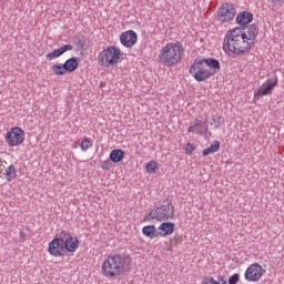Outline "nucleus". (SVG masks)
<instances>
[{"instance_id": "f8f14e48", "label": "nucleus", "mask_w": 284, "mask_h": 284, "mask_svg": "<svg viewBox=\"0 0 284 284\" xmlns=\"http://www.w3.org/2000/svg\"><path fill=\"white\" fill-rule=\"evenodd\" d=\"M139 42V34L134 30H126L120 34V43L123 48L132 49Z\"/></svg>"}, {"instance_id": "412c9836", "label": "nucleus", "mask_w": 284, "mask_h": 284, "mask_svg": "<svg viewBox=\"0 0 284 284\" xmlns=\"http://www.w3.org/2000/svg\"><path fill=\"white\" fill-rule=\"evenodd\" d=\"M221 148V143L219 141H213L212 144L204 149L202 154L203 156H210V154H214V152H219Z\"/></svg>"}, {"instance_id": "f3484780", "label": "nucleus", "mask_w": 284, "mask_h": 284, "mask_svg": "<svg viewBox=\"0 0 284 284\" xmlns=\"http://www.w3.org/2000/svg\"><path fill=\"white\" fill-rule=\"evenodd\" d=\"M174 234V223L164 222L158 227V236H170Z\"/></svg>"}, {"instance_id": "2eb2a0df", "label": "nucleus", "mask_w": 284, "mask_h": 284, "mask_svg": "<svg viewBox=\"0 0 284 284\" xmlns=\"http://www.w3.org/2000/svg\"><path fill=\"white\" fill-rule=\"evenodd\" d=\"M73 47L72 44H65L59 49L53 50L52 52L48 53L45 55V59L48 61H54V59H59V57H62V54H65V52H70V50H72Z\"/></svg>"}, {"instance_id": "a211bd4d", "label": "nucleus", "mask_w": 284, "mask_h": 284, "mask_svg": "<svg viewBox=\"0 0 284 284\" xmlns=\"http://www.w3.org/2000/svg\"><path fill=\"white\" fill-rule=\"evenodd\" d=\"M62 65H64V71L67 74H72V72H77V69L79 68V61L77 58H70L64 63H62Z\"/></svg>"}, {"instance_id": "c85d7f7f", "label": "nucleus", "mask_w": 284, "mask_h": 284, "mask_svg": "<svg viewBox=\"0 0 284 284\" xmlns=\"http://www.w3.org/2000/svg\"><path fill=\"white\" fill-rule=\"evenodd\" d=\"M102 170H110V161L105 160L101 164Z\"/></svg>"}, {"instance_id": "5701e85b", "label": "nucleus", "mask_w": 284, "mask_h": 284, "mask_svg": "<svg viewBox=\"0 0 284 284\" xmlns=\"http://www.w3.org/2000/svg\"><path fill=\"white\" fill-rule=\"evenodd\" d=\"M203 284H227V280L225 278V276H220L217 277V280H215L212 276H209L204 277Z\"/></svg>"}, {"instance_id": "6ab92c4d", "label": "nucleus", "mask_w": 284, "mask_h": 284, "mask_svg": "<svg viewBox=\"0 0 284 284\" xmlns=\"http://www.w3.org/2000/svg\"><path fill=\"white\" fill-rule=\"evenodd\" d=\"M109 159L112 163H121L125 159V152L121 149H114L110 152Z\"/></svg>"}, {"instance_id": "f257e3e1", "label": "nucleus", "mask_w": 284, "mask_h": 284, "mask_svg": "<svg viewBox=\"0 0 284 284\" xmlns=\"http://www.w3.org/2000/svg\"><path fill=\"white\" fill-rule=\"evenodd\" d=\"M256 37H258L256 26L230 29L224 36L223 51L226 54H247L256 44Z\"/></svg>"}, {"instance_id": "bb28decb", "label": "nucleus", "mask_w": 284, "mask_h": 284, "mask_svg": "<svg viewBox=\"0 0 284 284\" xmlns=\"http://www.w3.org/2000/svg\"><path fill=\"white\" fill-rule=\"evenodd\" d=\"M185 154H193V152L196 150V146L193 143L187 142L183 148Z\"/></svg>"}, {"instance_id": "393cba45", "label": "nucleus", "mask_w": 284, "mask_h": 284, "mask_svg": "<svg viewBox=\"0 0 284 284\" xmlns=\"http://www.w3.org/2000/svg\"><path fill=\"white\" fill-rule=\"evenodd\" d=\"M6 179L7 181H14V179H17V168H14V165H10L7 168Z\"/></svg>"}, {"instance_id": "9d476101", "label": "nucleus", "mask_w": 284, "mask_h": 284, "mask_svg": "<svg viewBox=\"0 0 284 284\" xmlns=\"http://www.w3.org/2000/svg\"><path fill=\"white\" fill-rule=\"evenodd\" d=\"M48 252L50 256H54L55 258L65 256V246L63 244V237L61 236V233H58L55 237L49 243Z\"/></svg>"}, {"instance_id": "9b49d317", "label": "nucleus", "mask_w": 284, "mask_h": 284, "mask_svg": "<svg viewBox=\"0 0 284 284\" xmlns=\"http://www.w3.org/2000/svg\"><path fill=\"white\" fill-rule=\"evenodd\" d=\"M60 236H62L63 245H64V252L74 253L77 250H79V237L72 236V234L69 231L62 230L60 232Z\"/></svg>"}, {"instance_id": "0eeeda50", "label": "nucleus", "mask_w": 284, "mask_h": 284, "mask_svg": "<svg viewBox=\"0 0 284 284\" xmlns=\"http://www.w3.org/2000/svg\"><path fill=\"white\" fill-rule=\"evenodd\" d=\"M174 216V206L172 204L162 205L160 207L153 209L149 213V219L151 221H170Z\"/></svg>"}, {"instance_id": "39448f33", "label": "nucleus", "mask_w": 284, "mask_h": 284, "mask_svg": "<svg viewBox=\"0 0 284 284\" xmlns=\"http://www.w3.org/2000/svg\"><path fill=\"white\" fill-rule=\"evenodd\" d=\"M123 61V51L116 45H109L98 54V63L101 68H114Z\"/></svg>"}, {"instance_id": "ddd939ff", "label": "nucleus", "mask_w": 284, "mask_h": 284, "mask_svg": "<svg viewBox=\"0 0 284 284\" xmlns=\"http://www.w3.org/2000/svg\"><path fill=\"white\" fill-rule=\"evenodd\" d=\"M276 85H278V78L267 79L255 92V97H267V94H272Z\"/></svg>"}, {"instance_id": "4be33fe9", "label": "nucleus", "mask_w": 284, "mask_h": 284, "mask_svg": "<svg viewBox=\"0 0 284 284\" xmlns=\"http://www.w3.org/2000/svg\"><path fill=\"white\" fill-rule=\"evenodd\" d=\"M51 70L53 72V74H55V77H65L67 71H65V67L63 65V63H57V64H53L51 67Z\"/></svg>"}, {"instance_id": "7c9ffc66", "label": "nucleus", "mask_w": 284, "mask_h": 284, "mask_svg": "<svg viewBox=\"0 0 284 284\" xmlns=\"http://www.w3.org/2000/svg\"><path fill=\"white\" fill-rule=\"evenodd\" d=\"M1 172H3V170L0 169V174H1Z\"/></svg>"}, {"instance_id": "cd10ccee", "label": "nucleus", "mask_w": 284, "mask_h": 284, "mask_svg": "<svg viewBox=\"0 0 284 284\" xmlns=\"http://www.w3.org/2000/svg\"><path fill=\"white\" fill-rule=\"evenodd\" d=\"M240 278L241 275L239 273H235L229 278V284H236L239 283Z\"/></svg>"}, {"instance_id": "b1692460", "label": "nucleus", "mask_w": 284, "mask_h": 284, "mask_svg": "<svg viewBox=\"0 0 284 284\" xmlns=\"http://www.w3.org/2000/svg\"><path fill=\"white\" fill-rule=\"evenodd\" d=\"M156 170H159V163L154 160H151L146 163L145 171L148 174H155Z\"/></svg>"}, {"instance_id": "dca6fc26", "label": "nucleus", "mask_w": 284, "mask_h": 284, "mask_svg": "<svg viewBox=\"0 0 284 284\" xmlns=\"http://www.w3.org/2000/svg\"><path fill=\"white\" fill-rule=\"evenodd\" d=\"M187 132L199 135L205 134V132H207V123L203 122V120H195V122L189 126Z\"/></svg>"}, {"instance_id": "20e7f679", "label": "nucleus", "mask_w": 284, "mask_h": 284, "mask_svg": "<svg viewBox=\"0 0 284 284\" xmlns=\"http://www.w3.org/2000/svg\"><path fill=\"white\" fill-rule=\"evenodd\" d=\"M184 52L185 49H183L181 42H168L160 49L158 59L162 65H165V68H172L173 65L181 63Z\"/></svg>"}, {"instance_id": "f03ea898", "label": "nucleus", "mask_w": 284, "mask_h": 284, "mask_svg": "<svg viewBox=\"0 0 284 284\" xmlns=\"http://www.w3.org/2000/svg\"><path fill=\"white\" fill-rule=\"evenodd\" d=\"M132 258L123 255H109L102 263L101 274L105 278H119L125 272H130Z\"/></svg>"}, {"instance_id": "6e6552de", "label": "nucleus", "mask_w": 284, "mask_h": 284, "mask_svg": "<svg viewBox=\"0 0 284 284\" xmlns=\"http://www.w3.org/2000/svg\"><path fill=\"white\" fill-rule=\"evenodd\" d=\"M234 17H236V8L230 2L222 3L217 9L216 19L221 23H230L234 21Z\"/></svg>"}, {"instance_id": "c756f323", "label": "nucleus", "mask_w": 284, "mask_h": 284, "mask_svg": "<svg viewBox=\"0 0 284 284\" xmlns=\"http://www.w3.org/2000/svg\"><path fill=\"white\" fill-rule=\"evenodd\" d=\"M219 121H221V116H217Z\"/></svg>"}, {"instance_id": "423d86ee", "label": "nucleus", "mask_w": 284, "mask_h": 284, "mask_svg": "<svg viewBox=\"0 0 284 284\" xmlns=\"http://www.w3.org/2000/svg\"><path fill=\"white\" fill-rule=\"evenodd\" d=\"M4 141L9 148H19L26 141V131L20 126H12L4 135Z\"/></svg>"}, {"instance_id": "4468645a", "label": "nucleus", "mask_w": 284, "mask_h": 284, "mask_svg": "<svg viewBox=\"0 0 284 284\" xmlns=\"http://www.w3.org/2000/svg\"><path fill=\"white\" fill-rule=\"evenodd\" d=\"M252 21H254V14L250 11H242L236 17V24L241 26V28L250 26Z\"/></svg>"}, {"instance_id": "1a4fd4ad", "label": "nucleus", "mask_w": 284, "mask_h": 284, "mask_svg": "<svg viewBox=\"0 0 284 284\" xmlns=\"http://www.w3.org/2000/svg\"><path fill=\"white\" fill-rule=\"evenodd\" d=\"M267 271L263 268V266L258 263H253L247 266L245 273H244V278L248 283H258L263 276H265Z\"/></svg>"}, {"instance_id": "7ed1b4c3", "label": "nucleus", "mask_w": 284, "mask_h": 284, "mask_svg": "<svg viewBox=\"0 0 284 284\" xmlns=\"http://www.w3.org/2000/svg\"><path fill=\"white\" fill-rule=\"evenodd\" d=\"M221 70V63L213 58L196 59L191 65L189 73L199 83L212 79Z\"/></svg>"}, {"instance_id": "a878e982", "label": "nucleus", "mask_w": 284, "mask_h": 284, "mask_svg": "<svg viewBox=\"0 0 284 284\" xmlns=\"http://www.w3.org/2000/svg\"><path fill=\"white\" fill-rule=\"evenodd\" d=\"M93 143L92 141H90V139H84L82 140L80 148L82 150V152H88L90 150V148H92Z\"/></svg>"}, {"instance_id": "aec40b11", "label": "nucleus", "mask_w": 284, "mask_h": 284, "mask_svg": "<svg viewBox=\"0 0 284 284\" xmlns=\"http://www.w3.org/2000/svg\"><path fill=\"white\" fill-rule=\"evenodd\" d=\"M142 234L149 239H156L159 231H156V226L154 225H146L142 229Z\"/></svg>"}]
</instances>
